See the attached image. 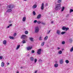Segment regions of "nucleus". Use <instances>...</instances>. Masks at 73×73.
I'll return each instance as SVG.
<instances>
[{
	"instance_id": "nucleus-30",
	"label": "nucleus",
	"mask_w": 73,
	"mask_h": 73,
	"mask_svg": "<svg viewBox=\"0 0 73 73\" xmlns=\"http://www.w3.org/2000/svg\"><path fill=\"white\" fill-rule=\"evenodd\" d=\"M26 42H25V40H23L22 42V43L23 44H25V43H26Z\"/></svg>"
},
{
	"instance_id": "nucleus-50",
	"label": "nucleus",
	"mask_w": 73,
	"mask_h": 73,
	"mask_svg": "<svg viewBox=\"0 0 73 73\" xmlns=\"http://www.w3.org/2000/svg\"><path fill=\"white\" fill-rule=\"evenodd\" d=\"M21 69H23V67H21Z\"/></svg>"
},
{
	"instance_id": "nucleus-54",
	"label": "nucleus",
	"mask_w": 73,
	"mask_h": 73,
	"mask_svg": "<svg viewBox=\"0 0 73 73\" xmlns=\"http://www.w3.org/2000/svg\"><path fill=\"white\" fill-rule=\"evenodd\" d=\"M24 0V1H27V0Z\"/></svg>"
},
{
	"instance_id": "nucleus-49",
	"label": "nucleus",
	"mask_w": 73,
	"mask_h": 73,
	"mask_svg": "<svg viewBox=\"0 0 73 73\" xmlns=\"http://www.w3.org/2000/svg\"><path fill=\"white\" fill-rule=\"evenodd\" d=\"M51 24H53V21H52L51 22Z\"/></svg>"
},
{
	"instance_id": "nucleus-26",
	"label": "nucleus",
	"mask_w": 73,
	"mask_h": 73,
	"mask_svg": "<svg viewBox=\"0 0 73 73\" xmlns=\"http://www.w3.org/2000/svg\"><path fill=\"white\" fill-rule=\"evenodd\" d=\"M58 53H59V54H62V51H61V50L59 51L58 52Z\"/></svg>"
},
{
	"instance_id": "nucleus-38",
	"label": "nucleus",
	"mask_w": 73,
	"mask_h": 73,
	"mask_svg": "<svg viewBox=\"0 0 73 73\" xmlns=\"http://www.w3.org/2000/svg\"><path fill=\"white\" fill-rule=\"evenodd\" d=\"M39 40H40V41H41V37H39Z\"/></svg>"
},
{
	"instance_id": "nucleus-6",
	"label": "nucleus",
	"mask_w": 73,
	"mask_h": 73,
	"mask_svg": "<svg viewBox=\"0 0 73 73\" xmlns=\"http://www.w3.org/2000/svg\"><path fill=\"white\" fill-rule=\"evenodd\" d=\"M44 3H42V4H41V7L40 9L42 10H43L44 8Z\"/></svg>"
},
{
	"instance_id": "nucleus-20",
	"label": "nucleus",
	"mask_w": 73,
	"mask_h": 73,
	"mask_svg": "<svg viewBox=\"0 0 73 73\" xmlns=\"http://www.w3.org/2000/svg\"><path fill=\"white\" fill-rule=\"evenodd\" d=\"M20 45H18L16 48V50L18 49H19L20 48Z\"/></svg>"
},
{
	"instance_id": "nucleus-10",
	"label": "nucleus",
	"mask_w": 73,
	"mask_h": 73,
	"mask_svg": "<svg viewBox=\"0 0 73 73\" xmlns=\"http://www.w3.org/2000/svg\"><path fill=\"white\" fill-rule=\"evenodd\" d=\"M30 59L31 61H33V60H34V58L33 57H31L30 58Z\"/></svg>"
},
{
	"instance_id": "nucleus-53",
	"label": "nucleus",
	"mask_w": 73,
	"mask_h": 73,
	"mask_svg": "<svg viewBox=\"0 0 73 73\" xmlns=\"http://www.w3.org/2000/svg\"><path fill=\"white\" fill-rule=\"evenodd\" d=\"M9 63H7V65H9Z\"/></svg>"
},
{
	"instance_id": "nucleus-19",
	"label": "nucleus",
	"mask_w": 73,
	"mask_h": 73,
	"mask_svg": "<svg viewBox=\"0 0 73 73\" xmlns=\"http://www.w3.org/2000/svg\"><path fill=\"white\" fill-rule=\"evenodd\" d=\"M4 66V62H2L1 64V66L3 67Z\"/></svg>"
},
{
	"instance_id": "nucleus-34",
	"label": "nucleus",
	"mask_w": 73,
	"mask_h": 73,
	"mask_svg": "<svg viewBox=\"0 0 73 73\" xmlns=\"http://www.w3.org/2000/svg\"><path fill=\"white\" fill-rule=\"evenodd\" d=\"M73 12V10L72 9H70V12L71 13V12Z\"/></svg>"
},
{
	"instance_id": "nucleus-40",
	"label": "nucleus",
	"mask_w": 73,
	"mask_h": 73,
	"mask_svg": "<svg viewBox=\"0 0 73 73\" xmlns=\"http://www.w3.org/2000/svg\"><path fill=\"white\" fill-rule=\"evenodd\" d=\"M31 53H35V51L34 50H32Z\"/></svg>"
},
{
	"instance_id": "nucleus-5",
	"label": "nucleus",
	"mask_w": 73,
	"mask_h": 73,
	"mask_svg": "<svg viewBox=\"0 0 73 73\" xmlns=\"http://www.w3.org/2000/svg\"><path fill=\"white\" fill-rule=\"evenodd\" d=\"M39 31V28L38 27H36L35 29V33H38Z\"/></svg>"
},
{
	"instance_id": "nucleus-4",
	"label": "nucleus",
	"mask_w": 73,
	"mask_h": 73,
	"mask_svg": "<svg viewBox=\"0 0 73 73\" xmlns=\"http://www.w3.org/2000/svg\"><path fill=\"white\" fill-rule=\"evenodd\" d=\"M27 36L25 35H23L21 36V38L22 39H25L26 40L27 38Z\"/></svg>"
},
{
	"instance_id": "nucleus-15",
	"label": "nucleus",
	"mask_w": 73,
	"mask_h": 73,
	"mask_svg": "<svg viewBox=\"0 0 73 73\" xmlns=\"http://www.w3.org/2000/svg\"><path fill=\"white\" fill-rule=\"evenodd\" d=\"M3 44H4V45H5V44H7V41L6 40H4L3 42Z\"/></svg>"
},
{
	"instance_id": "nucleus-21",
	"label": "nucleus",
	"mask_w": 73,
	"mask_h": 73,
	"mask_svg": "<svg viewBox=\"0 0 73 73\" xmlns=\"http://www.w3.org/2000/svg\"><path fill=\"white\" fill-rule=\"evenodd\" d=\"M65 62L66 64H68V63L69 62V60H66L65 61Z\"/></svg>"
},
{
	"instance_id": "nucleus-51",
	"label": "nucleus",
	"mask_w": 73,
	"mask_h": 73,
	"mask_svg": "<svg viewBox=\"0 0 73 73\" xmlns=\"http://www.w3.org/2000/svg\"><path fill=\"white\" fill-rule=\"evenodd\" d=\"M37 73V71H35V73Z\"/></svg>"
},
{
	"instance_id": "nucleus-45",
	"label": "nucleus",
	"mask_w": 73,
	"mask_h": 73,
	"mask_svg": "<svg viewBox=\"0 0 73 73\" xmlns=\"http://www.w3.org/2000/svg\"><path fill=\"white\" fill-rule=\"evenodd\" d=\"M12 25L11 24L9 25V27H11Z\"/></svg>"
},
{
	"instance_id": "nucleus-23",
	"label": "nucleus",
	"mask_w": 73,
	"mask_h": 73,
	"mask_svg": "<svg viewBox=\"0 0 73 73\" xmlns=\"http://www.w3.org/2000/svg\"><path fill=\"white\" fill-rule=\"evenodd\" d=\"M65 33H66V32H62L61 33V35H64V34H65Z\"/></svg>"
},
{
	"instance_id": "nucleus-36",
	"label": "nucleus",
	"mask_w": 73,
	"mask_h": 73,
	"mask_svg": "<svg viewBox=\"0 0 73 73\" xmlns=\"http://www.w3.org/2000/svg\"><path fill=\"white\" fill-rule=\"evenodd\" d=\"M25 33V34H26L27 35L28 34V31H26Z\"/></svg>"
},
{
	"instance_id": "nucleus-12",
	"label": "nucleus",
	"mask_w": 73,
	"mask_h": 73,
	"mask_svg": "<svg viewBox=\"0 0 73 73\" xmlns=\"http://www.w3.org/2000/svg\"><path fill=\"white\" fill-rule=\"evenodd\" d=\"M29 39L31 41H33L34 39L33 38L30 37L29 38Z\"/></svg>"
},
{
	"instance_id": "nucleus-25",
	"label": "nucleus",
	"mask_w": 73,
	"mask_h": 73,
	"mask_svg": "<svg viewBox=\"0 0 73 73\" xmlns=\"http://www.w3.org/2000/svg\"><path fill=\"white\" fill-rule=\"evenodd\" d=\"M9 38L10 39H14V38L13 37L11 36H9Z\"/></svg>"
},
{
	"instance_id": "nucleus-31",
	"label": "nucleus",
	"mask_w": 73,
	"mask_h": 73,
	"mask_svg": "<svg viewBox=\"0 0 73 73\" xmlns=\"http://www.w3.org/2000/svg\"><path fill=\"white\" fill-rule=\"evenodd\" d=\"M44 42H42L41 44V46H43L44 45Z\"/></svg>"
},
{
	"instance_id": "nucleus-35",
	"label": "nucleus",
	"mask_w": 73,
	"mask_h": 73,
	"mask_svg": "<svg viewBox=\"0 0 73 73\" xmlns=\"http://www.w3.org/2000/svg\"><path fill=\"white\" fill-rule=\"evenodd\" d=\"M34 61H35L34 62H35V63H36V62H37V59H35L34 60Z\"/></svg>"
},
{
	"instance_id": "nucleus-41",
	"label": "nucleus",
	"mask_w": 73,
	"mask_h": 73,
	"mask_svg": "<svg viewBox=\"0 0 73 73\" xmlns=\"http://www.w3.org/2000/svg\"><path fill=\"white\" fill-rule=\"evenodd\" d=\"M3 56H0V60H1L3 59Z\"/></svg>"
},
{
	"instance_id": "nucleus-3",
	"label": "nucleus",
	"mask_w": 73,
	"mask_h": 73,
	"mask_svg": "<svg viewBox=\"0 0 73 73\" xmlns=\"http://www.w3.org/2000/svg\"><path fill=\"white\" fill-rule=\"evenodd\" d=\"M62 30H63V31H65V30H66V31H68V30H69V28H66V27L65 26H63L62 27Z\"/></svg>"
},
{
	"instance_id": "nucleus-42",
	"label": "nucleus",
	"mask_w": 73,
	"mask_h": 73,
	"mask_svg": "<svg viewBox=\"0 0 73 73\" xmlns=\"http://www.w3.org/2000/svg\"><path fill=\"white\" fill-rule=\"evenodd\" d=\"M61 48L59 47H57V49L58 50H60Z\"/></svg>"
},
{
	"instance_id": "nucleus-2",
	"label": "nucleus",
	"mask_w": 73,
	"mask_h": 73,
	"mask_svg": "<svg viewBox=\"0 0 73 73\" xmlns=\"http://www.w3.org/2000/svg\"><path fill=\"white\" fill-rule=\"evenodd\" d=\"M61 8V4H58L56 5L55 7V9L56 11L60 10V9Z\"/></svg>"
},
{
	"instance_id": "nucleus-13",
	"label": "nucleus",
	"mask_w": 73,
	"mask_h": 73,
	"mask_svg": "<svg viewBox=\"0 0 73 73\" xmlns=\"http://www.w3.org/2000/svg\"><path fill=\"white\" fill-rule=\"evenodd\" d=\"M58 65L57 63H56L54 64V66L55 67V68H57V67H58Z\"/></svg>"
},
{
	"instance_id": "nucleus-18",
	"label": "nucleus",
	"mask_w": 73,
	"mask_h": 73,
	"mask_svg": "<svg viewBox=\"0 0 73 73\" xmlns=\"http://www.w3.org/2000/svg\"><path fill=\"white\" fill-rule=\"evenodd\" d=\"M48 37L47 36H46L44 38V41H46L48 39Z\"/></svg>"
},
{
	"instance_id": "nucleus-27",
	"label": "nucleus",
	"mask_w": 73,
	"mask_h": 73,
	"mask_svg": "<svg viewBox=\"0 0 73 73\" xmlns=\"http://www.w3.org/2000/svg\"><path fill=\"white\" fill-rule=\"evenodd\" d=\"M65 9V7H63L62 8V11H64Z\"/></svg>"
},
{
	"instance_id": "nucleus-32",
	"label": "nucleus",
	"mask_w": 73,
	"mask_h": 73,
	"mask_svg": "<svg viewBox=\"0 0 73 73\" xmlns=\"http://www.w3.org/2000/svg\"><path fill=\"white\" fill-rule=\"evenodd\" d=\"M37 23L38 24H40L41 23V22L40 21H37Z\"/></svg>"
},
{
	"instance_id": "nucleus-48",
	"label": "nucleus",
	"mask_w": 73,
	"mask_h": 73,
	"mask_svg": "<svg viewBox=\"0 0 73 73\" xmlns=\"http://www.w3.org/2000/svg\"><path fill=\"white\" fill-rule=\"evenodd\" d=\"M46 6H48V4L47 3L46 4Z\"/></svg>"
},
{
	"instance_id": "nucleus-43",
	"label": "nucleus",
	"mask_w": 73,
	"mask_h": 73,
	"mask_svg": "<svg viewBox=\"0 0 73 73\" xmlns=\"http://www.w3.org/2000/svg\"><path fill=\"white\" fill-rule=\"evenodd\" d=\"M34 23H37V20H35L34 21Z\"/></svg>"
},
{
	"instance_id": "nucleus-33",
	"label": "nucleus",
	"mask_w": 73,
	"mask_h": 73,
	"mask_svg": "<svg viewBox=\"0 0 73 73\" xmlns=\"http://www.w3.org/2000/svg\"><path fill=\"white\" fill-rule=\"evenodd\" d=\"M65 41H63L62 42V44H63V45H64V44H65Z\"/></svg>"
},
{
	"instance_id": "nucleus-1",
	"label": "nucleus",
	"mask_w": 73,
	"mask_h": 73,
	"mask_svg": "<svg viewBox=\"0 0 73 73\" xmlns=\"http://www.w3.org/2000/svg\"><path fill=\"white\" fill-rule=\"evenodd\" d=\"M13 7H14V5H10L8 6V7L9 8V9L7 10V12H10L12 11V9H13Z\"/></svg>"
},
{
	"instance_id": "nucleus-29",
	"label": "nucleus",
	"mask_w": 73,
	"mask_h": 73,
	"mask_svg": "<svg viewBox=\"0 0 73 73\" xmlns=\"http://www.w3.org/2000/svg\"><path fill=\"white\" fill-rule=\"evenodd\" d=\"M33 15H34V16L36 15V13H35V11H33Z\"/></svg>"
},
{
	"instance_id": "nucleus-44",
	"label": "nucleus",
	"mask_w": 73,
	"mask_h": 73,
	"mask_svg": "<svg viewBox=\"0 0 73 73\" xmlns=\"http://www.w3.org/2000/svg\"><path fill=\"white\" fill-rule=\"evenodd\" d=\"M15 37V36H16V33H15L13 35Z\"/></svg>"
},
{
	"instance_id": "nucleus-16",
	"label": "nucleus",
	"mask_w": 73,
	"mask_h": 73,
	"mask_svg": "<svg viewBox=\"0 0 73 73\" xmlns=\"http://www.w3.org/2000/svg\"><path fill=\"white\" fill-rule=\"evenodd\" d=\"M63 60L62 59H61L60 61V64H62L63 62Z\"/></svg>"
},
{
	"instance_id": "nucleus-22",
	"label": "nucleus",
	"mask_w": 73,
	"mask_h": 73,
	"mask_svg": "<svg viewBox=\"0 0 73 73\" xmlns=\"http://www.w3.org/2000/svg\"><path fill=\"white\" fill-rule=\"evenodd\" d=\"M62 1V0H58L57 1L58 3H60Z\"/></svg>"
},
{
	"instance_id": "nucleus-47",
	"label": "nucleus",
	"mask_w": 73,
	"mask_h": 73,
	"mask_svg": "<svg viewBox=\"0 0 73 73\" xmlns=\"http://www.w3.org/2000/svg\"><path fill=\"white\" fill-rule=\"evenodd\" d=\"M10 27V26H9H9H8L7 27V28H9Z\"/></svg>"
},
{
	"instance_id": "nucleus-46",
	"label": "nucleus",
	"mask_w": 73,
	"mask_h": 73,
	"mask_svg": "<svg viewBox=\"0 0 73 73\" xmlns=\"http://www.w3.org/2000/svg\"><path fill=\"white\" fill-rule=\"evenodd\" d=\"M39 61H40H40H42V60H41V59H39Z\"/></svg>"
},
{
	"instance_id": "nucleus-9",
	"label": "nucleus",
	"mask_w": 73,
	"mask_h": 73,
	"mask_svg": "<svg viewBox=\"0 0 73 73\" xmlns=\"http://www.w3.org/2000/svg\"><path fill=\"white\" fill-rule=\"evenodd\" d=\"M56 33L57 35H60V31L59 30H57L56 31Z\"/></svg>"
},
{
	"instance_id": "nucleus-28",
	"label": "nucleus",
	"mask_w": 73,
	"mask_h": 73,
	"mask_svg": "<svg viewBox=\"0 0 73 73\" xmlns=\"http://www.w3.org/2000/svg\"><path fill=\"white\" fill-rule=\"evenodd\" d=\"M73 47H72L71 49L70 50V52H73Z\"/></svg>"
},
{
	"instance_id": "nucleus-14",
	"label": "nucleus",
	"mask_w": 73,
	"mask_h": 73,
	"mask_svg": "<svg viewBox=\"0 0 73 73\" xmlns=\"http://www.w3.org/2000/svg\"><path fill=\"white\" fill-rule=\"evenodd\" d=\"M36 7H37V5L35 4L33 6V9H35V8H36Z\"/></svg>"
},
{
	"instance_id": "nucleus-17",
	"label": "nucleus",
	"mask_w": 73,
	"mask_h": 73,
	"mask_svg": "<svg viewBox=\"0 0 73 73\" xmlns=\"http://www.w3.org/2000/svg\"><path fill=\"white\" fill-rule=\"evenodd\" d=\"M25 20H26V17H24L23 19V21H25Z\"/></svg>"
},
{
	"instance_id": "nucleus-37",
	"label": "nucleus",
	"mask_w": 73,
	"mask_h": 73,
	"mask_svg": "<svg viewBox=\"0 0 73 73\" xmlns=\"http://www.w3.org/2000/svg\"><path fill=\"white\" fill-rule=\"evenodd\" d=\"M41 24H43V25H45V23L44 22H41Z\"/></svg>"
},
{
	"instance_id": "nucleus-52",
	"label": "nucleus",
	"mask_w": 73,
	"mask_h": 73,
	"mask_svg": "<svg viewBox=\"0 0 73 73\" xmlns=\"http://www.w3.org/2000/svg\"><path fill=\"white\" fill-rule=\"evenodd\" d=\"M19 71H17V72H16V73H19Z\"/></svg>"
},
{
	"instance_id": "nucleus-11",
	"label": "nucleus",
	"mask_w": 73,
	"mask_h": 73,
	"mask_svg": "<svg viewBox=\"0 0 73 73\" xmlns=\"http://www.w3.org/2000/svg\"><path fill=\"white\" fill-rule=\"evenodd\" d=\"M41 14H39L37 17V19H40V18H41Z\"/></svg>"
},
{
	"instance_id": "nucleus-7",
	"label": "nucleus",
	"mask_w": 73,
	"mask_h": 73,
	"mask_svg": "<svg viewBox=\"0 0 73 73\" xmlns=\"http://www.w3.org/2000/svg\"><path fill=\"white\" fill-rule=\"evenodd\" d=\"M41 49H39L38 50L37 53H38V54H41Z\"/></svg>"
},
{
	"instance_id": "nucleus-39",
	"label": "nucleus",
	"mask_w": 73,
	"mask_h": 73,
	"mask_svg": "<svg viewBox=\"0 0 73 73\" xmlns=\"http://www.w3.org/2000/svg\"><path fill=\"white\" fill-rule=\"evenodd\" d=\"M51 31V30H50V31H49L47 32V34H49V33H50V31Z\"/></svg>"
},
{
	"instance_id": "nucleus-8",
	"label": "nucleus",
	"mask_w": 73,
	"mask_h": 73,
	"mask_svg": "<svg viewBox=\"0 0 73 73\" xmlns=\"http://www.w3.org/2000/svg\"><path fill=\"white\" fill-rule=\"evenodd\" d=\"M32 48V47L29 46L27 47V50H31Z\"/></svg>"
},
{
	"instance_id": "nucleus-24",
	"label": "nucleus",
	"mask_w": 73,
	"mask_h": 73,
	"mask_svg": "<svg viewBox=\"0 0 73 73\" xmlns=\"http://www.w3.org/2000/svg\"><path fill=\"white\" fill-rule=\"evenodd\" d=\"M69 40L70 43L72 42V41H73V40H72V39L70 38V39Z\"/></svg>"
}]
</instances>
